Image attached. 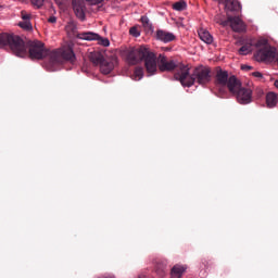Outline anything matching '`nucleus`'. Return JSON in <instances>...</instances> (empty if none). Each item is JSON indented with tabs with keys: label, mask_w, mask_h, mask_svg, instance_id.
<instances>
[{
	"label": "nucleus",
	"mask_w": 278,
	"mask_h": 278,
	"mask_svg": "<svg viewBox=\"0 0 278 278\" xmlns=\"http://www.w3.org/2000/svg\"><path fill=\"white\" fill-rule=\"evenodd\" d=\"M177 68V73L174 75L175 79L180 81L181 86L185 88H190V86H194V78L190 77V67L185 65L184 63H178L175 60L168 61L166 55H159V70L164 73H170V71H175Z\"/></svg>",
	"instance_id": "1"
},
{
	"label": "nucleus",
	"mask_w": 278,
	"mask_h": 278,
	"mask_svg": "<svg viewBox=\"0 0 278 278\" xmlns=\"http://www.w3.org/2000/svg\"><path fill=\"white\" fill-rule=\"evenodd\" d=\"M3 47H10L11 51L17 58H25L27 55L25 41L16 35L8 33L0 34V49H3Z\"/></svg>",
	"instance_id": "2"
},
{
	"label": "nucleus",
	"mask_w": 278,
	"mask_h": 278,
	"mask_svg": "<svg viewBox=\"0 0 278 278\" xmlns=\"http://www.w3.org/2000/svg\"><path fill=\"white\" fill-rule=\"evenodd\" d=\"M228 90L232 94H236L237 101L241 105H249L253 101V91L250 88L242 87V84L236 76H230Z\"/></svg>",
	"instance_id": "3"
},
{
	"label": "nucleus",
	"mask_w": 278,
	"mask_h": 278,
	"mask_svg": "<svg viewBox=\"0 0 278 278\" xmlns=\"http://www.w3.org/2000/svg\"><path fill=\"white\" fill-rule=\"evenodd\" d=\"M254 45L258 49L255 53L257 62H273L277 58V49L270 47L267 39L261 38Z\"/></svg>",
	"instance_id": "4"
},
{
	"label": "nucleus",
	"mask_w": 278,
	"mask_h": 278,
	"mask_svg": "<svg viewBox=\"0 0 278 278\" xmlns=\"http://www.w3.org/2000/svg\"><path fill=\"white\" fill-rule=\"evenodd\" d=\"M67 60V62H73L75 60V52L73 51V43H67L61 49L52 50L50 53L51 64H60L61 60Z\"/></svg>",
	"instance_id": "5"
},
{
	"label": "nucleus",
	"mask_w": 278,
	"mask_h": 278,
	"mask_svg": "<svg viewBox=\"0 0 278 278\" xmlns=\"http://www.w3.org/2000/svg\"><path fill=\"white\" fill-rule=\"evenodd\" d=\"M53 51L45 48V43L41 41H33L29 45V58L31 60H45V58L51 59Z\"/></svg>",
	"instance_id": "6"
},
{
	"label": "nucleus",
	"mask_w": 278,
	"mask_h": 278,
	"mask_svg": "<svg viewBox=\"0 0 278 278\" xmlns=\"http://www.w3.org/2000/svg\"><path fill=\"white\" fill-rule=\"evenodd\" d=\"M86 2L89 5H99V3H103V0H73V11L79 21H86Z\"/></svg>",
	"instance_id": "7"
},
{
	"label": "nucleus",
	"mask_w": 278,
	"mask_h": 278,
	"mask_svg": "<svg viewBox=\"0 0 278 278\" xmlns=\"http://www.w3.org/2000/svg\"><path fill=\"white\" fill-rule=\"evenodd\" d=\"M147 49L149 47L147 46H140L139 48H130L126 51H124V55H126V60L130 64H138L140 61H142V58L147 55Z\"/></svg>",
	"instance_id": "8"
},
{
	"label": "nucleus",
	"mask_w": 278,
	"mask_h": 278,
	"mask_svg": "<svg viewBox=\"0 0 278 278\" xmlns=\"http://www.w3.org/2000/svg\"><path fill=\"white\" fill-rule=\"evenodd\" d=\"M193 79V84L198 81L201 86H205V84H210L212 76L210 75V68L205 66H199L194 70L193 74L190 75Z\"/></svg>",
	"instance_id": "9"
},
{
	"label": "nucleus",
	"mask_w": 278,
	"mask_h": 278,
	"mask_svg": "<svg viewBox=\"0 0 278 278\" xmlns=\"http://www.w3.org/2000/svg\"><path fill=\"white\" fill-rule=\"evenodd\" d=\"M142 60H144V66L148 73V77L155 75V73H157V58L155 56V53L149 51L148 48L147 53L144 54V56H142Z\"/></svg>",
	"instance_id": "10"
},
{
	"label": "nucleus",
	"mask_w": 278,
	"mask_h": 278,
	"mask_svg": "<svg viewBox=\"0 0 278 278\" xmlns=\"http://www.w3.org/2000/svg\"><path fill=\"white\" fill-rule=\"evenodd\" d=\"M220 24L223 25V27H227L228 25H230L232 31H236L237 34L247 31V24H244V21H242L240 16H228L227 21H224Z\"/></svg>",
	"instance_id": "11"
},
{
	"label": "nucleus",
	"mask_w": 278,
	"mask_h": 278,
	"mask_svg": "<svg viewBox=\"0 0 278 278\" xmlns=\"http://www.w3.org/2000/svg\"><path fill=\"white\" fill-rule=\"evenodd\" d=\"M20 16L22 21L18 22V26L25 31H33L34 26L31 25V13L29 11H21Z\"/></svg>",
	"instance_id": "12"
},
{
	"label": "nucleus",
	"mask_w": 278,
	"mask_h": 278,
	"mask_svg": "<svg viewBox=\"0 0 278 278\" xmlns=\"http://www.w3.org/2000/svg\"><path fill=\"white\" fill-rule=\"evenodd\" d=\"M229 73L227 71L219 70L216 74V84L217 86H220L222 88H225L227 86L229 88Z\"/></svg>",
	"instance_id": "13"
},
{
	"label": "nucleus",
	"mask_w": 278,
	"mask_h": 278,
	"mask_svg": "<svg viewBox=\"0 0 278 278\" xmlns=\"http://www.w3.org/2000/svg\"><path fill=\"white\" fill-rule=\"evenodd\" d=\"M175 34L170 33V31H166V30H157L156 31V40H160L161 42H173V40H175Z\"/></svg>",
	"instance_id": "14"
},
{
	"label": "nucleus",
	"mask_w": 278,
	"mask_h": 278,
	"mask_svg": "<svg viewBox=\"0 0 278 278\" xmlns=\"http://www.w3.org/2000/svg\"><path fill=\"white\" fill-rule=\"evenodd\" d=\"M225 9L228 10V12H238L242 10V4H240L238 0H226Z\"/></svg>",
	"instance_id": "15"
},
{
	"label": "nucleus",
	"mask_w": 278,
	"mask_h": 278,
	"mask_svg": "<svg viewBox=\"0 0 278 278\" xmlns=\"http://www.w3.org/2000/svg\"><path fill=\"white\" fill-rule=\"evenodd\" d=\"M100 71L103 75H110L112 71H114V62L103 60L102 63L100 64Z\"/></svg>",
	"instance_id": "16"
},
{
	"label": "nucleus",
	"mask_w": 278,
	"mask_h": 278,
	"mask_svg": "<svg viewBox=\"0 0 278 278\" xmlns=\"http://www.w3.org/2000/svg\"><path fill=\"white\" fill-rule=\"evenodd\" d=\"M187 269H188L187 266H184V265H175V266L172 268L170 277H172V278H181V277L184 276V274L186 273Z\"/></svg>",
	"instance_id": "17"
},
{
	"label": "nucleus",
	"mask_w": 278,
	"mask_h": 278,
	"mask_svg": "<svg viewBox=\"0 0 278 278\" xmlns=\"http://www.w3.org/2000/svg\"><path fill=\"white\" fill-rule=\"evenodd\" d=\"M253 39H249L243 46L239 49V55H249L253 52Z\"/></svg>",
	"instance_id": "18"
},
{
	"label": "nucleus",
	"mask_w": 278,
	"mask_h": 278,
	"mask_svg": "<svg viewBox=\"0 0 278 278\" xmlns=\"http://www.w3.org/2000/svg\"><path fill=\"white\" fill-rule=\"evenodd\" d=\"M199 37L205 45H212L214 42V37H212V34L205 29L199 30Z\"/></svg>",
	"instance_id": "19"
},
{
	"label": "nucleus",
	"mask_w": 278,
	"mask_h": 278,
	"mask_svg": "<svg viewBox=\"0 0 278 278\" xmlns=\"http://www.w3.org/2000/svg\"><path fill=\"white\" fill-rule=\"evenodd\" d=\"M89 60L94 64L96 66H99V64L103 61V54L99 51H92L89 53Z\"/></svg>",
	"instance_id": "20"
},
{
	"label": "nucleus",
	"mask_w": 278,
	"mask_h": 278,
	"mask_svg": "<svg viewBox=\"0 0 278 278\" xmlns=\"http://www.w3.org/2000/svg\"><path fill=\"white\" fill-rule=\"evenodd\" d=\"M278 96L275 92H268L266 94V105L267 108H277Z\"/></svg>",
	"instance_id": "21"
},
{
	"label": "nucleus",
	"mask_w": 278,
	"mask_h": 278,
	"mask_svg": "<svg viewBox=\"0 0 278 278\" xmlns=\"http://www.w3.org/2000/svg\"><path fill=\"white\" fill-rule=\"evenodd\" d=\"M79 40H97L99 39V34L87 31V33H80L76 35Z\"/></svg>",
	"instance_id": "22"
},
{
	"label": "nucleus",
	"mask_w": 278,
	"mask_h": 278,
	"mask_svg": "<svg viewBox=\"0 0 278 278\" xmlns=\"http://www.w3.org/2000/svg\"><path fill=\"white\" fill-rule=\"evenodd\" d=\"M187 8H188V4L184 0H180L173 4V10H176V12H184V10H186Z\"/></svg>",
	"instance_id": "23"
},
{
	"label": "nucleus",
	"mask_w": 278,
	"mask_h": 278,
	"mask_svg": "<svg viewBox=\"0 0 278 278\" xmlns=\"http://www.w3.org/2000/svg\"><path fill=\"white\" fill-rule=\"evenodd\" d=\"M142 77H144V70H142V67H137L132 74V79L135 81H140Z\"/></svg>",
	"instance_id": "24"
},
{
	"label": "nucleus",
	"mask_w": 278,
	"mask_h": 278,
	"mask_svg": "<svg viewBox=\"0 0 278 278\" xmlns=\"http://www.w3.org/2000/svg\"><path fill=\"white\" fill-rule=\"evenodd\" d=\"M98 41V45H101V47H110V39L105 38V37H100L96 39Z\"/></svg>",
	"instance_id": "25"
},
{
	"label": "nucleus",
	"mask_w": 278,
	"mask_h": 278,
	"mask_svg": "<svg viewBox=\"0 0 278 278\" xmlns=\"http://www.w3.org/2000/svg\"><path fill=\"white\" fill-rule=\"evenodd\" d=\"M156 273L157 275H160V277H164V275L166 274V265L165 264L157 265Z\"/></svg>",
	"instance_id": "26"
},
{
	"label": "nucleus",
	"mask_w": 278,
	"mask_h": 278,
	"mask_svg": "<svg viewBox=\"0 0 278 278\" xmlns=\"http://www.w3.org/2000/svg\"><path fill=\"white\" fill-rule=\"evenodd\" d=\"M129 34L130 36H134V38H140V30L136 26L129 29Z\"/></svg>",
	"instance_id": "27"
},
{
	"label": "nucleus",
	"mask_w": 278,
	"mask_h": 278,
	"mask_svg": "<svg viewBox=\"0 0 278 278\" xmlns=\"http://www.w3.org/2000/svg\"><path fill=\"white\" fill-rule=\"evenodd\" d=\"M33 5L36 8H42L45 0H31Z\"/></svg>",
	"instance_id": "28"
},
{
	"label": "nucleus",
	"mask_w": 278,
	"mask_h": 278,
	"mask_svg": "<svg viewBox=\"0 0 278 278\" xmlns=\"http://www.w3.org/2000/svg\"><path fill=\"white\" fill-rule=\"evenodd\" d=\"M252 76L256 77L257 79H263V77H264V75L261 72H253Z\"/></svg>",
	"instance_id": "29"
},
{
	"label": "nucleus",
	"mask_w": 278,
	"mask_h": 278,
	"mask_svg": "<svg viewBox=\"0 0 278 278\" xmlns=\"http://www.w3.org/2000/svg\"><path fill=\"white\" fill-rule=\"evenodd\" d=\"M141 23H142L143 25H149V17L142 16V17H141Z\"/></svg>",
	"instance_id": "30"
},
{
	"label": "nucleus",
	"mask_w": 278,
	"mask_h": 278,
	"mask_svg": "<svg viewBox=\"0 0 278 278\" xmlns=\"http://www.w3.org/2000/svg\"><path fill=\"white\" fill-rule=\"evenodd\" d=\"M48 23H58V17H55V16H50V17L48 18Z\"/></svg>",
	"instance_id": "31"
},
{
	"label": "nucleus",
	"mask_w": 278,
	"mask_h": 278,
	"mask_svg": "<svg viewBox=\"0 0 278 278\" xmlns=\"http://www.w3.org/2000/svg\"><path fill=\"white\" fill-rule=\"evenodd\" d=\"M67 0H55V2L58 3V5H64L66 3Z\"/></svg>",
	"instance_id": "32"
},
{
	"label": "nucleus",
	"mask_w": 278,
	"mask_h": 278,
	"mask_svg": "<svg viewBox=\"0 0 278 278\" xmlns=\"http://www.w3.org/2000/svg\"><path fill=\"white\" fill-rule=\"evenodd\" d=\"M241 68L242 71H251L252 67L249 65H242Z\"/></svg>",
	"instance_id": "33"
},
{
	"label": "nucleus",
	"mask_w": 278,
	"mask_h": 278,
	"mask_svg": "<svg viewBox=\"0 0 278 278\" xmlns=\"http://www.w3.org/2000/svg\"><path fill=\"white\" fill-rule=\"evenodd\" d=\"M139 278H147L146 275H139Z\"/></svg>",
	"instance_id": "34"
},
{
	"label": "nucleus",
	"mask_w": 278,
	"mask_h": 278,
	"mask_svg": "<svg viewBox=\"0 0 278 278\" xmlns=\"http://www.w3.org/2000/svg\"><path fill=\"white\" fill-rule=\"evenodd\" d=\"M68 29H71V26H67V27H66V30H67V31H68Z\"/></svg>",
	"instance_id": "35"
},
{
	"label": "nucleus",
	"mask_w": 278,
	"mask_h": 278,
	"mask_svg": "<svg viewBox=\"0 0 278 278\" xmlns=\"http://www.w3.org/2000/svg\"><path fill=\"white\" fill-rule=\"evenodd\" d=\"M217 1H219V3H223V1H225V0H217Z\"/></svg>",
	"instance_id": "36"
}]
</instances>
